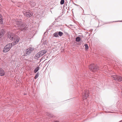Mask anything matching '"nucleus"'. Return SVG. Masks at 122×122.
Segmentation results:
<instances>
[{
	"mask_svg": "<svg viewBox=\"0 0 122 122\" xmlns=\"http://www.w3.org/2000/svg\"><path fill=\"white\" fill-rule=\"evenodd\" d=\"M15 26L18 27L17 29H20L23 31H25L27 30V27L26 24L20 20L16 21Z\"/></svg>",
	"mask_w": 122,
	"mask_h": 122,
	"instance_id": "nucleus-1",
	"label": "nucleus"
},
{
	"mask_svg": "<svg viewBox=\"0 0 122 122\" xmlns=\"http://www.w3.org/2000/svg\"><path fill=\"white\" fill-rule=\"evenodd\" d=\"M118 21H121V22H122V21H115V22H118Z\"/></svg>",
	"mask_w": 122,
	"mask_h": 122,
	"instance_id": "nucleus-26",
	"label": "nucleus"
},
{
	"mask_svg": "<svg viewBox=\"0 0 122 122\" xmlns=\"http://www.w3.org/2000/svg\"><path fill=\"white\" fill-rule=\"evenodd\" d=\"M84 13V11H83V13H82V14H83V13Z\"/></svg>",
	"mask_w": 122,
	"mask_h": 122,
	"instance_id": "nucleus-29",
	"label": "nucleus"
},
{
	"mask_svg": "<svg viewBox=\"0 0 122 122\" xmlns=\"http://www.w3.org/2000/svg\"><path fill=\"white\" fill-rule=\"evenodd\" d=\"M49 117H52L54 116V115L53 114H50L48 115Z\"/></svg>",
	"mask_w": 122,
	"mask_h": 122,
	"instance_id": "nucleus-22",
	"label": "nucleus"
},
{
	"mask_svg": "<svg viewBox=\"0 0 122 122\" xmlns=\"http://www.w3.org/2000/svg\"><path fill=\"white\" fill-rule=\"evenodd\" d=\"M39 72H38L37 73L36 75L35 76V79H36L38 78V77L39 76Z\"/></svg>",
	"mask_w": 122,
	"mask_h": 122,
	"instance_id": "nucleus-16",
	"label": "nucleus"
},
{
	"mask_svg": "<svg viewBox=\"0 0 122 122\" xmlns=\"http://www.w3.org/2000/svg\"><path fill=\"white\" fill-rule=\"evenodd\" d=\"M84 13V11H83V13H82V14H83V13Z\"/></svg>",
	"mask_w": 122,
	"mask_h": 122,
	"instance_id": "nucleus-28",
	"label": "nucleus"
},
{
	"mask_svg": "<svg viewBox=\"0 0 122 122\" xmlns=\"http://www.w3.org/2000/svg\"><path fill=\"white\" fill-rule=\"evenodd\" d=\"M58 33V35L60 36H61L63 34V33L61 31H59Z\"/></svg>",
	"mask_w": 122,
	"mask_h": 122,
	"instance_id": "nucleus-17",
	"label": "nucleus"
},
{
	"mask_svg": "<svg viewBox=\"0 0 122 122\" xmlns=\"http://www.w3.org/2000/svg\"><path fill=\"white\" fill-rule=\"evenodd\" d=\"M64 3V0H61L60 1V4L61 5L63 4Z\"/></svg>",
	"mask_w": 122,
	"mask_h": 122,
	"instance_id": "nucleus-20",
	"label": "nucleus"
},
{
	"mask_svg": "<svg viewBox=\"0 0 122 122\" xmlns=\"http://www.w3.org/2000/svg\"><path fill=\"white\" fill-rule=\"evenodd\" d=\"M30 5L34 7L36 5V4L34 2L33 3H31L30 4Z\"/></svg>",
	"mask_w": 122,
	"mask_h": 122,
	"instance_id": "nucleus-21",
	"label": "nucleus"
},
{
	"mask_svg": "<svg viewBox=\"0 0 122 122\" xmlns=\"http://www.w3.org/2000/svg\"><path fill=\"white\" fill-rule=\"evenodd\" d=\"M0 24H3V17L0 19Z\"/></svg>",
	"mask_w": 122,
	"mask_h": 122,
	"instance_id": "nucleus-18",
	"label": "nucleus"
},
{
	"mask_svg": "<svg viewBox=\"0 0 122 122\" xmlns=\"http://www.w3.org/2000/svg\"><path fill=\"white\" fill-rule=\"evenodd\" d=\"M4 35V31L3 30L0 31V41L2 39V37Z\"/></svg>",
	"mask_w": 122,
	"mask_h": 122,
	"instance_id": "nucleus-11",
	"label": "nucleus"
},
{
	"mask_svg": "<svg viewBox=\"0 0 122 122\" xmlns=\"http://www.w3.org/2000/svg\"><path fill=\"white\" fill-rule=\"evenodd\" d=\"M40 67L39 66H37L36 68L34 71V73H36L39 69Z\"/></svg>",
	"mask_w": 122,
	"mask_h": 122,
	"instance_id": "nucleus-13",
	"label": "nucleus"
},
{
	"mask_svg": "<svg viewBox=\"0 0 122 122\" xmlns=\"http://www.w3.org/2000/svg\"><path fill=\"white\" fill-rule=\"evenodd\" d=\"M25 6H24V10L23 11V13L24 15L26 17H29L32 16L33 14L31 12L30 10H26L24 8Z\"/></svg>",
	"mask_w": 122,
	"mask_h": 122,
	"instance_id": "nucleus-5",
	"label": "nucleus"
},
{
	"mask_svg": "<svg viewBox=\"0 0 122 122\" xmlns=\"http://www.w3.org/2000/svg\"><path fill=\"white\" fill-rule=\"evenodd\" d=\"M5 74L4 71L1 68H0V76H2Z\"/></svg>",
	"mask_w": 122,
	"mask_h": 122,
	"instance_id": "nucleus-12",
	"label": "nucleus"
},
{
	"mask_svg": "<svg viewBox=\"0 0 122 122\" xmlns=\"http://www.w3.org/2000/svg\"><path fill=\"white\" fill-rule=\"evenodd\" d=\"M76 42H79L81 40V38L79 37H77L76 38Z\"/></svg>",
	"mask_w": 122,
	"mask_h": 122,
	"instance_id": "nucleus-15",
	"label": "nucleus"
},
{
	"mask_svg": "<svg viewBox=\"0 0 122 122\" xmlns=\"http://www.w3.org/2000/svg\"><path fill=\"white\" fill-rule=\"evenodd\" d=\"M55 122H59L57 121H56Z\"/></svg>",
	"mask_w": 122,
	"mask_h": 122,
	"instance_id": "nucleus-27",
	"label": "nucleus"
},
{
	"mask_svg": "<svg viewBox=\"0 0 122 122\" xmlns=\"http://www.w3.org/2000/svg\"><path fill=\"white\" fill-rule=\"evenodd\" d=\"M112 77L116 81L120 82L122 81V77L117 75H112Z\"/></svg>",
	"mask_w": 122,
	"mask_h": 122,
	"instance_id": "nucleus-8",
	"label": "nucleus"
},
{
	"mask_svg": "<svg viewBox=\"0 0 122 122\" xmlns=\"http://www.w3.org/2000/svg\"><path fill=\"white\" fill-rule=\"evenodd\" d=\"M19 40V38L17 36H15L14 39L11 40L13 41V42L10 43L12 44V46H14L17 44Z\"/></svg>",
	"mask_w": 122,
	"mask_h": 122,
	"instance_id": "nucleus-7",
	"label": "nucleus"
},
{
	"mask_svg": "<svg viewBox=\"0 0 122 122\" xmlns=\"http://www.w3.org/2000/svg\"><path fill=\"white\" fill-rule=\"evenodd\" d=\"M89 69L93 72H95L99 70V67L96 65L92 64L89 66Z\"/></svg>",
	"mask_w": 122,
	"mask_h": 122,
	"instance_id": "nucleus-4",
	"label": "nucleus"
},
{
	"mask_svg": "<svg viewBox=\"0 0 122 122\" xmlns=\"http://www.w3.org/2000/svg\"><path fill=\"white\" fill-rule=\"evenodd\" d=\"M33 50V48L30 47L27 49L25 51V55L27 56L29 55Z\"/></svg>",
	"mask_w": 122,
	"mask_h": 122,
	"instance_id": "nucleus-10",
	"label": "nucleus"
},
{
	"mask_svg": "<svg viewBox=\"0 0 122 122\" xmlns=\"http://www.w3.org/2000/svg\"><path fill=\"white\" fill-rule=\"evenodd\" d=\"M53 36L55 37H58L59 36L58 34V33L57 32H56L54 34H53Z\"/></svg>",
	"mask_w": 122,
	"mask_h": 122,
	"instance_id": "nucleus-14",
	"label": "nucleus"
},
{
	"mask_svg": "<svg viewBox=\"0 0 122 122\" xmlns=\"http://www.w3.org/2000/svg\"><path fill=\"white\" fill-rule=\"evenodd\" d=\"M88 90V88H84V89L82 90L83 92L82 96L84 100L86 99L89 96V91Z\"/></svg>",
	"mask_w": 122,
	"mask_h": 122,
	"instance_id": "nucleus-3",
	"label": "nucleus"
},
{
	"mask_svg": "<svg viewBox=\"0 0 122 122\" xmlns=\"http://www.w3.org/2000/svg\"><path fill=\"white\" fill-rule=\"evenodd\" d=\"M47 52L45 50H41L36 54L34 56L35 59H38L43 56Z\"/></svg>",
	"mask_w": 122,
	"mask_h": 122,
	"instance_id": "nucleus-2",
	"label": "nucleus"
},
{
	"mask_svg": "<svg viewBox=\"0 0 122 122\" xmlns=\"http://www.w3.org/2000/svg\"><path fill=\"white\" fill-rule=\"evenodd\" d=\"M13 46L12 44L10 43L6 45L4 47L3 51L4 52H6L9 51L11 48Z\"/></svg>",
	"mask_w": 122,
	"mask_h": 122,
	"instance_id": "nucleus-6",
	"label": "nucleus"
},
{
	"mask_svg": "<svg viewBox=\"0 0 122 122\" xmlns=\"http://www.w3.org/2000/svg\"><path fill=\"white\" fill-rule=\"evenodd\" d=\"M84 46L85 47V49L86 50H87L88 49L89 47L88 46L87 44H85Z\"/></svg>",
	"mask_w": 122,
	"mask_h": 122,
	"instance_id": "nucleus-19",
	"label": "nucleus"
},
{
	"mask_svg": "<svg viewBox=\"0 0 122 122\" xmlns=\"http://www.w3.org/2000/svg\"><path fill=\"white\" fill-rule=\"evenodd\" d=\"M87 74L86 73H83V76H85L87 77Z\"/></svg>",
	"mask_w": 122,
	"mask_h": 122,
	"instance_id": "nucleus-23",
	"label": "nucleus"
},
{
	"mask_svg": "<svg viewBox=\"0 0 122 122\" xmlns=\"http://www.w3.org/2000/svg\"><path fill=\"white\" fill-rule=\"evenodd\" d=\"M45 55H44L43 56V57L41 59V60L42 59H43V58H45Z\"/></svg>",
	"mask_w": 122,
	"mask_h": 122,
	"instance_id": "nucleus-24",
	"label": "nucleus"
},
{
	"mask_svg": "<svg viewBox=\"0 0 122 122\" xmlns=\"http://www.w3.org/2000/svg\"><path fill=\"white\" fill-rule=\"evenodd\" d=\"M2 17V16L0 14V19Z\"/></svg>",
	"mask_w": 122,
	"mask_h": 122,
	"instance_id": "nucleus-25",
	"label": "nucleus"
},
{
	"mask_svg": "<svg viewBox=\"0 0 122 122\" xmlns=\"http://www.w3.org/2000/svg\"><path fill=\"white\" fill-rule=\"evenodd\" d=\"M14 34L12 33H8L7 35V38L10 40L14 39V38L15 36Z\"/></svg>",
	"mask_w": 122,
	"mask_h": 122,
	"instance_id": "nucleus-9",
	"label": "nucleus"
}]
</instances>
